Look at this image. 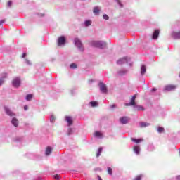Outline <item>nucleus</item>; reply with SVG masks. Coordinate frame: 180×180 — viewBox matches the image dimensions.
I'll return each instance as SVG.
<instances>
[{"label":"nucleus","instance_id":"obj_1","mask_svg":"<svg viewBox=\"0 0 180 180\" xmlns=\"http://www.w3.org/2000/svg\"><path fill=\"white\" fill-rule=\"evenodd\" d=\"M20 78L19 77H15L13 79L12 84H13V86H14L15 88H19V86H20Z\"/></svg>","mask_w":180,"mask_h":180},{"label":"nucleus","instance_id":"obj_2","mask_svg":"<svg viewBox=\"0 0 180 180\" xmlns=\"http://www.w3.org/2000/svg\"><path fill=\"white\" fill-rule=\"evenodd\" d=\"M100 90L102 94H108V88L106 87V84L103 82L99 83Z\"/></svg>","mask_w":180,"mask_h":180},{"label":"nucleus","instance_id":"obj_3","mask_svg":"<svg viewBox=\"0 0 180 180\" xmlns=\"http://www.w3.org/2000/svg\"><path fill=\"white\" fill-rule=\"evenodd\" d=\"M94 46L96 47H98L99 49H103V47H106V43L102 41H98L94 42Z\"/></svg>","mask_w":180,"mask_h":180},{"label":"nucleus","instance_id":"obj_4","mask_svg":"<svg viewBox=\"0 0 180 180\" xmlns=\"http://www.w3.org/2000/svg\"><path fill=\"white\" fill-rule=\"evenodd\" d=\"M75 44L78 47V49L79 50H81L82 51H84V49H82V43L81 42V40H79V39L75 38Z\"/></svg>","mask_w":180,"mask_h":180},{"label":"nucleus","instance_id":"obj_5","mask_svg":"<svg viewBox=\"0 0 180 180\" xmlns=\"http://www.w3.org/2000/svg\"><path fill=\"white\" fill-rule=\"evenodd\" d=\"M136 98H137V94L132 96L130 103H126V106H134L136 105Z\"/></svg>","mask_w":180,"mask_h":180},{"label":"nucleus","instance_id":"obj_6","mask_svg":"<svg viewBox=\"0 0 180 180\" xmlns=\"http://www.w3.org/2000/svg\"><path fill=\"white\" fill-rule=\"evenodd\" d=\"M63 44H65V37L61 36L58 39V46H63Z\"/></svg>","mask_w":180,"mask_h":180},{"label":"nucleus","instance_id":"obj_7","mask_svg":"<svg viewBox=\"0 0 180 180\" xmlns=\"http://www.w3.org/2000/svg\"><path fill=\"white\" fill-rule=\"evenodd\" d=\"M174 89H176V86L169 84L165 86V91H174Z\"/></svg>","mask_w":180,"mask_h":180},{"label":"nucleus","instance_id":"obj_8","mask_svg":"<svg viewBox=\"0 0 180 180\" xmlns=\"http://www.w3.org/2000/svg\"><path fill=\"white\" fill-rule=\"evenodd\" d=\"M129 119L128 117H122L120 118V122L122 124H126L129 123Z\"/></svg>","mask_w":180,"mask_h":180},{"label":"nucleus","instance_id":"obj_9","mask_svg":"<svg viewBox=\"0 0 180 180\" xmlns=\"http://www.w3.org/2000/svg\"><path fill=\"white\" fill-rule=\"evenodd\" d=\"M65 120L68 123V126H72V123H74L72 117L67 116Z\"/></svg>","mask_w":180,"mask_h":180},{"label":"nucleus","instance_id":"obj_10","mask_svg":"<svg viewBox=\"0 0 180 180\" xmlns=\"http://www.w3.org/2000/svg\"><path fill=\"white\" fill-rule=\"evenodd\" d=\"M158 36H160V30H155L153 34V39L155 40L158 39Z\"/></svg>","mask_w":180,"mask_h":180},{"label":"nucleus","instance_id":"obj_11","mask_svg":"<svg viewBox=\"0 0 180 180\" xmlns=\"http://www.w3.org/2000/svg\"><path fill=\"white\" fill-rule=\"evenodd\" d=\"M124 63H127V58H122L117 60V64L121 65V64H124Z\"/></svg>","mask_w":180,"mask_h":180},{"label":"nucleus","instance_id":"obj_12","mask_svg":"<svg viewBox=\"0 0 180 180\" xmlns=\"http://www.w3.org/2000/svg\"><path fill=\"white\" fill-rule=\"evenodd\" d=\"M4 110L6 115H8V116H15V114H13V112H12V111H11L8 107H4Z\"/></svg>","mask_w":180,"mask_h":180},{"label":"nucleus","instance_id":"obj_13","mask_svg":"<svg viewBox=\"0 0 180 180\" xmlns=\"http://www.w3.org/2000/svg\"><path fill=\"white\" fill-rule=\"evenodd\" d=\"M11 123L15 127H18V126H19V120H18L16 118H13Z\"/></svg>","mask_w":180,"mask_h":180},{"label":"nucleus","instance_id":"obj_14","mask_svg":"<svg viewBox=\"0 0 180 180\" xmlns=\"http://www.w3.org/2000/svg\"><path fill=\"white\" fill-rule=\"evenodd\" d=\"M51 151H53V148H51L50 146H48L46 149V155H50L51 154Z\"/></svg>","mask_w":180,"mask_h":180},{"label":"nucleus","instance_id":"obj_15","mask_svg":"<svg viewBox=\"0 0 180 180\" xmlns=\"http://www.w3.org/2000/svg\"><path fill=\"white\" fill-rule=\"evenodd\" d=\"M134 151L136 154H140V147L139 146H134Z\"/></svg>","mask_w":180,"mask_h":180},{"label":"nucleus","instance_id":"obj_16","mask_svg":"<svg viewBox=\"0 0 180 180\" xmlns=\"http://www.w3.org/2000/svg\"><path fill=\"white\" fill-rule=\"evenodd\" d=\"M131 141H134V143H136V144H139V143H141V141H143V139H136L134 138H132Z\"/></svg>","mask_w":180,"mask_h":180},{"label":"nucleus","instance_id":"obj_17","mask_svg":"<svg viewBox=\"0 0 180 180\" xmlns=\"http://www.w3.org/2000/svg\"><path fill=\"white\" fill-rule=\"evenodd\" d=\"M99 7H94L93 13H94V15H99Z\"/></svg>","mask_w":180,"mask_h":180},{"label":"nucleus","instance_id":"obj_18","mask_svg":"<svg viewBox=\"0 0 180 180\" xmlns=\"http://www.w3.org/2000/svg\"><path fill=\"white\" fill-rule=\"evenodd\" d=\"M148 126H150V123L148 122H141L140 123V127H148Z\"/></svg>","mask_w":180,"mask_h":180},{"label":"nucleus","instance_id":"obj_19","mask_svg":"<svg viewBox=\"0 0 180 180\" xmlns=\"http://www.w3.org/2000/svg\"><path fill=\"white\" fill-rule=\"evenodd\" d=\"M146 74V65H143L141 67V75H144Z\"/></svg>","mask_w":180,"mask_h":180},{"label":"nucleus","instance_id":"obj_20","mask_svg":"<svg viewBox=\"0 0 180 180\" xmlns=\"http://www.w3.org/2000/svg\"><path fill=\"white\" fill-rule=\"evenodd\" d=\"M107 172L109 174V175H112L113 174V169H112L111 167H108L107 168Z\"/></svg>","mask_w":180,"mask_h":180},{"label":"nucleus","instance_id":"obj_21","mask_svg":"<svg viewBox=\"0 0 180 180\" xmlns=\"http://www.w3.org/2000/svg\"><path fill=\"white\" fill-rule=\"evenodd\" d=\"M90 105H91V106H92V108H95V106H98V102L91 101V102H90Z\"/></svg>","mask_w":180,"mask_h":180},{"label":"nucleus","instance_id":"obj_22","mask_svg":"<svg viewBox=\"0 0 180 180\" xmlns=\"http://www.w3.org/2000/svg\"><path fill=\"white\" fill-rule=\"evenodd\" d=\"M165 129H164V127H159L158 128V133H164V131H165Z\"/></svg>","mask_w":180,"mask_h":180},{"label":"nucleus","instance_id":"obj_23","mask_svg":"<svg viewBox=\"0 0 180 180\" xmlns=\"http://www.w3.org/2000/svg\"><path fill=\"white\" fill-rule=\"evenodd\" d=\"M70 68H72V70H75L76 68H78V65H77V64L75 63H72L70 64Z\"/></svg>","mask_w":180,"mask_h":180},{"label":"nucleus","instance_id":"obj_24","mask_svg":"<svg viewBox=\"0 0 180 180\" xmlns=\"http://www.w3.org/2000/svg\"><path fill=\"white\" fill-rule=\"evenodd\" d=\"M102 150L103 148H99L96 154V157H99L101 155V154H102Z\"/></svg>","mask_w":180,"mask_h":180},{"label":"nucleus","instance_id":"obj_25","mask_svg":"<svg viewBox=\"0 0 180 180\" xmlns=\"http://www.w3.org/2000/svg\"><path fill=\"white\" fill-rule=\"evenodd\" d=\"M32 98H33V95H32V94H28V95H27V96H26V100H27V101H32Z\"/></svg>","mask_w":180,"mask_h":180},{"label":"nucleus","instance_id":"obj_26","mask_svg":"<svg viewBox=\"0 0 180 180\" xmlns=\"http://www.w3.org/2000/svg\"><path fill=\"white\" fill-rule=\"evenodd\" d=\"M85 26H91V25L92 24V22L91 20H86L85 21Z\"/></svg>","mask_w":180,"mask_h":180},{"label":"nucleus","instance_id":"obj_27","mask_svg":"<svg viewBox=\"0 0 180 180\" xmlns=\"http://www.w3.org/2000/svg\"><path fill=\"white\" fill-rule=\"evenodd\" d=\"M136 108L137 110H144V108L141 105H137Z\"/></svg>","mask_w":180,"mask_h":180},{"label":"nucleus","instance_id":"obj_28","mask_svg":"<svg viewBox=\"0 0 180 180\" xmlns=\"http://www.w3.org/2000/svg\"><path fill=\"white\" fill-rule=\"evenodd\" d=\"M95 136L96 137H101V136H102V134H101V132H99V131H96L95 132Z\"/></svg>","mask_w":180,"mask_h":180},{"label":"nucleus","instance_id":"obj_29","mask_svg":"<svg viewBox=\"0 0 180 180\" xmlns=\"http://www.w3.org/2000/svg\"><path fill=\"white\" fill-rule=\"evenodd\" d=\"M127 72V70H123L122 72H119V75H123V74H126Z\"/></svg>","mask_w":180,"mask_h":180},{"label":"nucleus","instance_id":"obj_30","mask_svg":"<svg viewBox=\"0 0 180 180\" xmlns=\"http://www.w3.org/2000/svg\"><path fill=\"white\" fill-rule=\"evenodd\" d=\"M72 134V129L71 128H69L68 130V136H70V134Z\"/></svg>","mask_w":180,"mask_h":180},{"label":"nucleus","instance_id":"obj_31","mask_svg":"<svg viewBox=\"0 0 180 180\" xmlns=\"http://www.w3.org/2000/svg\"><path fill=\"white\" fill-rule=\"evenodd\" d=\"M142 176V175H139L134 180H141Z\"/></svg>","mask_w":180,"mask_h":180},{"label":"nucleus","instance_id":"obj_32","mask_svg":"<svg viewBox=\"0 0 180 180\" xmlns=\"http://www.w3.org/2000/svg\"><path fill=\"white\" fill-rule=\"evenodd\" d=\"M56 120V117H54V115H51V122H54Z\"/></svg>","mask_w":180,"mask_h":180},{"label":"nucleus","instance_id":"obj_33","mask_svg":"<svg viewBox=\"0 0 180 180\" xmlns=\"http://www.w3.org/2000/svg\"><path fill=\"white\" fill-rule=\"evenodd\" d=\"M103 19H105V20H108V19H109V16H108V15H103Z\"/></svg>","mask_w":180,"mask_h":180},{"label":"nucleus","instance_id":"obj_34","mask_svg":"<svg viewBox=\"0 0 180 180\" xmlns=\"http://www.w3.org/2000/svg\"><path fill=\"white\" fill-rule=\"evenodd\" d=\"M54 178H55V179L58 180V179H60V175L56 174V175L54 176Z\"/></svg>","mask_w":180,"mask_h":180},{"label":"nucleus","instance_id":"obj_35","mask_svg":"<svg viewBox=\"0 0 180 180\" xmlns=\"http://www.w3.org/2000/svg\"><path fill=\"white\" fill-rule=\"evenodd\" d=\"M7 5H8V6H12V1H8Z\"/></svg>","mask_w":180,"mask_h":180},{"label":"nucleus","instance_id":"obj_36","mask_svg":"<svg viewBox=\"0 0 180 180\" xmlns=\"http://www.w3.org/2000/svg\"><path fill=\"white\" fill-rule=\"evenodd\" d=\"M176 36L177 39H180V32L176 33Z\"/></svg>","mask_w":180,"mask_h":180},{"label":"nucleus","instance_id":"obj_37","mask_svg":"<svg viewBox=\"0 0 180 180\" xmlns=\"http://www.w3.org/2000/svg\"><path fill=\"white\" fill-rule=\"evenodd\" d=\"M110 108H111V109H115V108H116V105L112 104L110 105Z\"/></svg>","mask_w":180,"mask_h":180},{"label":"nucleus","instance_id":"obj_38","mask_svg":"<svg viewBox=\"0 0 180 180\" xmlns=\"http://www.w3.org/2000/svg\"><path fill=\"white\" fill-rule=\"evenodd\" d=\"M2 84H4V79H0V86L2 85Z\"/></svg>","mask_w":180,"mask_h":180},{"label":"nucleus","instance_id":"obj_39","mask_svg":"<svg viewBox=\"0 0 180 180\" xmlns=\"http://www.w3.org/2000/svg\"><path fill=\"white\" fill-rule=\"evenodd\" d=\"M27 109H29V107L27 105H25L24 106V110H27Z\"/></svg>","mask_w":180,"mask_h":180},{"label":"nucleus","instance_id":"obj_40","mask_svg":"<svg viewBox=\"0 0 180 180\" xmlns=\"http://www.w3.org/2000/svg\"><path fill=\"white\" fill-rule=\"evenodd\" d=\"M155 91H157V89L156 88H153V89H152L151 92H155Z\"/></svg>","mask_w":180,"mask_h":180},{"label":"nucleus","instance_id":"obj_41","mask_svg":"<svg viewBox=\"0 0 180 180\" xmlns=\"http://www.w3.org/2000/svg\"><path fill=\"white\" fill-rule=\"evenodd\" d=\"M25 57H26V53H22V58H25Z\"/></svg>","mask_w":180,"mask_h":180},{"label":"nucleus","instance_id":"obj_42","mask_svg":"<svg viewBox=\"0 0 180 180\" xmlns=\"http://www.w3.org/2000/svg\"><path fill=\"white\" fill-rule=\"evenodd\" d=\"M5 22V20H1V21H0V26H1V25H2L4 22Z\"/></svg>","mask_w":180,"mask_h":180},{"label":"nucleus","instance_id":"obj_43","mask_svg":"<svg viewBox=\"0 0 180 180\" xmlns=\"http://www.w3.org/2000/svg\"><path fill=\"white\" fill-rule=\"evenodd\" d=\"M177 180H180V176H177Z\"/></svg>","mask_w":180,"mask_h":180},{"label":"nucleus","instance_id":"obj_44","mask_svg":"<svg viewBox=\"0 0 180 180\" xmlns=\"http://www.w3.org/2000/svg\"><path fill=\"white\" fill-rule=\"evenodd\" d=\"M129 65L131 67V65H133V63H129Z\"/></svg>","mask_w":180,"mask_h":180}]
</instances>
